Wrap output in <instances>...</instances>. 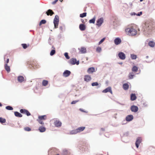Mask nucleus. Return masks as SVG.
Here are the masks:
<instances>
[{"label":"nucleus","mask_w":155,"mask_h":155,"mask_svg":"<svg viewBox=\"0 0 155 155\" xmlns=\"http://www.w3.org/2000/svg\"><path fill=\"white\" fill-rule=\"evenodd\" d=\"M152 22L150 21H147L143 26L144 34L148 36L150 34L152 28Z\"/></svg>","instance_id":"f257e3e1"},{"label":"nucleus","mask_w":155,"mask_h":155,"mask_svg":"<svg viewBox=\"0 0 155 155\" xmlns=\"http://www.w3.org/2000/svg\"><path fill=\"white\" fill-rule=\"evenodd\" d=\"M126 31L128 32V34L132 36L136 35L137 33V31L133 28H128L126 29Z\"/></svg>","instance_id":"f03ea898"},{"label":"nucleus","mask_w":155,"mask_h":155,"mask_svg":"<svg viewBox=\"0 0 155 155\" xmlns=\"http://www.w3.org/2000/svg\"><path fill=\"white\" fill-rule=\"evenodd\" d=\"M27 63L29 65V67H33L34 68H38L39 67V65H38L37 63L34 61H28Z\"/></svg>","instance_id":"7ed1b4c3"},{"label":"nucleus","mask_w":155,"mask_h":155,"mask_svg":"<svg viewBox=\"0 0 155 155\" xmlns=\"http://www.w3.org/2000/svg\"><path fill=\"white\" fill-rule=\"evenodd\" d=\"M61 155H72V154L70 150L64 149L62 150Z\"/></svg>","instance_id":"20e7f679"},{"label":"nucleus","mask_w":155,"mask_h":155,"mask_svg":"<svg viewBox=\"0 0 155 155\" xmlns=\"http://www.w3.org/2000/svg\"><path fill=\"white\" fill-rule=\"evenodd\" d=\"M104 21V19L103 18H101L98 19L96 21V25L98 27L100 26Z\"/></svg>","instance_id":"39448f33"},{"label":"nucleus","mask_w":155,"mask_h":155,"mask_svg":"<svg viewBox=\"0 0 155 155\" xmlns=\"http://www.w3.org/2000/svg\"><path fill=\"white\" fill-rule=\"evenodd\" d=\"M130 109L132 112L136 113L138 110V107L137 106L133 105L130 107Z\"/></svg>","instance_id":"423d86ee"},{"label":"nucleus","mask_w":155,"mask_h":155,"mask_svg":"<svg viewBox=\"0 0 155 155\" xmlns=\"http://www.w3.org/2000/svg\"><path fill=\"white\" fill-rule=\"evenodd\" d=\"M70 63L72 65L76 64L78 65L79 64V61H77L76 59L75 58H72L70 60Z\"/></svg>","instance_id":"0eeeda50"},{"label":"nucleus","mask_w":155,"mask_h":155,"mask_svg":"<svg viewBox=\"0 0 155 155\" xmlns=\"http://www.w3.org/2000/svg\"><path fill=\"white\" fill-rule=\"evenodd\" d=\"M118 56L119 58L121 60H124L126 58V55L125 54L122 52H119L118 54Z\"/></svg>","instance_id":"6e6552de"},{"label":"nucleus","mask_w":155,"mask_h":155,"mask_svg":"<svg viewBox=\"0 0 155 155\" xmlns=\"http://www.w3.org/2000/svg\"><path fill=\"white\" fill-rule=\"evenodd\" d=\"M134 119V117L132 115L130 114L127 115L125 118L126 120L128 122L132 121Z\"/></svg>","instance_id":"1a4fd4ad"},{"label":"nucleus","mask_w":155,"mask_h":155,"mask_svg":"<svg viewBox=\"0 0 155 155\" xmlns=\"http://www.w3.org/2000/svg\"><path fill=\"white\" fill-rule=\"evenodd\" d=\"M102 92L104 93H107L109 92L111 94H112V91L111 90V88L110 87H108L102 91Z\"/></svg>","instance_id":"9d476101"},{"label":"nucleus","mask_w":155,"mask_h":155,"mask_svg":"<svg viewBox=\"0 0 155 155\" xmlns=\"http://www.w3.org/2000/svg\"><path fill=\"white\" fill-rule=\"evenodd\" d=\"M141 142V139L140 137H138L137 138L136 141L135 143V145L137 148H138L139 145Z\"/></svg>","instance_id":"9b49d317"},{"label":"nucleus","mask_w":155,"mask_h":155,"mask_svg":"<svg viewBox=\"0 0 155 155\" xmlns=\"http://www.w3.org/2000/svg\"><path fill=\"white\" fill-rule=\"evenodd\" d=\"M114 43L115 45H117L120 44L121 42V40L120 38L117 37L114 40Z\"/></svg>","instance_id":"f8f14e48"},{"label":"nucleus","mask_w":155,"mask_h":155,"mask_svg":"<svg viewBox=\"0 0 155 155\" xmlns=\"http://www.w3.org/2000/svg\"><path fill=\"white\" fill-rule=\"evenodd\" d=\"M71 72L68 70H65L63 73V75L65 77H68L71 74Z\"/></svg>","instance_id":"ddd939ff"},{"label":"nucleus","mask_w":155,"mask_h":155,"mask_svg":"<svg viewBox=\"0 0 155 155\" xmlns=\"http://www.w3.org/2000/svg\"><path fill=\"white\" fill-rule=\"evenodd\" d=\"M54 125L56 127H60L62 123L61 121L59 120H56L54 122Z\"/></svg>","instance_id":"4468645a"},{"label":"nucleus","mask_w":155,"mask_h":155,"mask_svg":"<svg viewBox=\"0 0 155 155\" xmlns=\"http://www.w3.org/2000/svg\"><path fill=\"white\" fill-rule=\"evenodd\" d=\"M86 25L84 24H81L79 25V28L81 31H84L86 29Z\"/></svg>","instance_id":"2eb2a0df"},{"label":"nucleus","mask_w":155,"mask_h":155,"mask_svg":"<svg viewBox=\"0 0 155 155\" xmlns=\"http://www.w3.org/2000/svg\"><path fill=\"white\" fill-rule=\"evenodd\" d=\"M91 76L89 75H85L84 77V81L86 82H89L91 81Z\"/></svg>","instance_id":"dca6fc26"},{"label":"nucleus","mask_w":155,"mask_h":155,"mask_svg":"<svg viewBox=\"0 0 155 155\" xmlns=\"http://www.w3.org/2000/svg\"><path fill=\"white\" fill-rule=\"evenodd\" d=\"M137 97L135 94L132 93L130 95V100L131 101H134L137 99Z\"/></svg>","instance_id":"f3484780"},{"label":"nucleus","mask_w":155,"mask_h":155,"mask_svg":"<svg viewBox=\"0 0 155 155\" xmlns=\"http://www.w3.org/2000/svg\"><path fill=\"white\" fill-rule=\"evenodd\" d=\"M46 14L47 15L51 16L54 14V13L52 10L49 9L46 12Z\"/></svg>","instance_id":"a211bd4d"},{"label":"nucleus","mask_w":155,"mask_h":155,"mask_svg":"<svg viewBox=\"0 0 155 155\" xmlns=\"http://www.w3.org/2000/svg\"><path fill=\"white\" fill-rule=\"evenodd\" d=\"M18 81L20 83L22 82L24 80V78L22 76H19L17 78Z\"/></svg>","instance_id":"6ab92c4d"},{"label":"nucleus","mask_w":155,"mask_h":155,"mask_svg":"<svg viewBox=\"0 0 155 155\" xmlns=\"http://www.w3.org/2000/svg\"><path fill=\"white\" fill-rule=\"evenodd\" d=\"M94 71L95 68L93 67L89 68L87 70V72L88 73H92Z\"/></svg>","instance_id":"aec40b11"},{"label":"nucleus","mask_w":155,"mask_h":155,"mask_svg":"<svg viewBox=\"0 0 155 155\" xmlns=\"http://www.w3.org/2000/svg\"><path fill=\"white\" fill-rule=\"evenodd\" d=\"M59 17L56 15L55 16L54 18V23H59Z\"/></svg>","instance_id":"412c9836"},{"label":"nucleus","mask_w":155,"mask_h":155,"mask_svg":"<svg viewBox=\"0 0 155 155\" xmlns=\"http://www.w3.org/2000/svg\"><path fill=\"white\" fill-rule=\"evenodd\" d=\"M85 127H81L77 128V130L78 133L80 132L83 131L85 129Z\"/></svg>","instance_id":"4be33fe9"},{"label":"nucleus","mask_w":155,"mask_h":155,"mask_svg":"<svg viewBox=\"0 0 155 155\" xmlns=\"http://www.w3.org/2000/svg\"><path fill=\"white\" fill-rule=\"evenodd\" d=\"M5 68L8 72H9L10 71V67L7 64H5L4 65Z\"/></svg>","instance_id":"5701e85b"},{"label":"nucleus","mask_w":155,"mask_h":155,"mask_svg":"<svg viewBox=\"0 0 155 155\" xmlns=\"http://www.w3.org/2000/svg\"><path fill=\"white\" fill-rule=\"evenodd\" d=\"M14 114L16 117H21L22 116V115L20 113L17 111H15Z\"/></svg>","instance_id":"b1692460"},{"label":"nucleus","mask_w":155,"mask_h":155,"mask_svg":"<svg viewBox=\"0 0 155 155\" xmlns=\"http://www.w3.org/2000/svg\"><path fill=\"white\" fill-rule=\"evenodd\" d=\"M149 45L152 48L154 47L155 43V42L153 41H150L148 43Z\"/></svg>","instance_id":"393cba45"},{"label":"nucleus","mask_w":155,"mask_h":155,"mask_svg":"<svg viewBox=\"0 0 155 155\" xmlns=\"http://www.w3.org/2000/svg\"><path fill=\"white\" fill-rule=\"evenodd\" d=\"M40 132H43L46 130V128L45 127L42 126L40 127L38 129Z\"/></svg>","instance_id":"a878e982"},{"label":"nucleus","mask_w":155,"mask_h":155,"mask_svg":"<svg viewBox=\"0 0 155 155\" xmlns=\"http://www.w3.org/2000/svg\"><path fill=\"white\" fill-rule=\"evenodd\" d=\"M123 88L124 90H127L129 88V85L127 83H125L123 84Z\"/></svg>","instance_id":"bb28decb"},{"label":"nucleus","mask_w":155,"mask_h":155,"mask_svg":"<svg viewBox=\"0 0 155 155\" xmlns=\"http://www.w3.org/2000/svg\"><path fill=\"white\" fill-rule=\"evenodd\" d=\"M78 132L77 129L72 130L70 132V134H75L78 133Z\"/></svg>","instance_id":"cd10ccee"},{"label":"nucleus","mask_w":155,"mask_h":155,"mask_svg":"<svg viewBox=\"0 0 155 155\" xmlns=\"http://www.w3.org/2000/svg\"><path fill=\"white\" fill-rule=\"evenodd\" d=\"M80 52L82 54H84L86 52V48L84 47H82L81 48Z\"/></svg>","instance_id":"c85d7f7f"},{"label":"nucleus","mask_w":155,"mask_h":155,"mask_svg":"<svg viewBox=\"0 0 155 155\" xmlns=\"http://www.w3.org/2000/svg\"><path fill=\"white\" fill-rule=\"evenodd\" d=\"M96 17L94 16L92 19H90L89 21V23H90L94 24L95 23V21Z\"/></svg>","instance_id":"c756f323"},{"label":"nucleus","mask_w":155,"mask_h":155,"mask_svg":"<svg viewBox=\"0 0 155 155\" xmlns=\"http://www.w3.org/2000/svg\"><path fill=\"white\" fill-rule=\"evenodd\" d=\"M138 69V68L136 66H134L132 68V71L133 72H137Z\"/></svg>","instance_id":"7c9ffc66"},{"label":"nucleus","mask_w":155,"mask_h":155,"mask_svg":"<svg viewBox=\"0 0 155 155\" xmlns=\"http://www.w3.org/2000/svg\"><path fill=\"white\" fill-rule=\"evenodd\" d=\"M45 117H46V115H44L40 116H39L38 118L39 120H45L46 119Z\"/></svg>","instance_id":"2f4dec72"},{"label":"nucleus","mask_w":155,"mask_h":155,"mask_svg":"<svg viewBox=\"0 0 155 155\" xmlns=\"http://www.w3.org/2000/svg\"><path fill=\"white\" fill-rule=\"evenodd\" d=\"M130 57L132 59L134 60L137 58V56L133 54H130Z\"/></svg>","instance_id":"473e14b6"},{"label":"nucleus","mask_w":155,"mask_h":155,"mask_svg":"<svg viewBox=\"0 0 155 155\" xmlns=\"http://www.w3.org/2000/svg\"><path fill=\"white\" fill-rule=\"evenodd\" d=\"M6 122V119L2 117H0V122L2 124L5 123Z\"/></svg>","instance_id":"72a5a7b5"},{"label":"nucleus","mask_w":155,"mask_h":155,"mask_svg":"<svg viewBox=\"0 0 155 155\" xmlns=\"http://www.w3.org/2000/svg\"><path fill=\"white\" fill-rule=\"evenodd\" d=\"M87 15L86 12H84L82 13L80 15V17L81 18H83L85 17Z\"/></svg>","instance_id":"f704fd0d"},{"label":"nucleus","mask_w":155,"mask_h":155,"mask_svg":"<svg viewBox=\"0 0 155 155\" xmlns=\"http://www.w3.org/2000/svg\"><path fill=\"white\" fill-rule=\"evenodd\" d=\"M48 81L47 80H44L42 81V84L44 86H46L48 84Z\"/></svg>","instance_id":"c9c22d12"},{"label":"nucleus","mask_w":155,"mask_h":155,"mask_svg":"<svg viewBox=\"0 0 155 155\" xmlns=\"http://www.w3.org/2000/svg\"><path fill=\"white\" fill-rule=\"evenodd\" d=\"M56 53V51L55 49L52 50L50 53V55L51 56H53Z\"/></svg>","instance_id":"e433bc0d"},{"label":"nucleus","mask_w":155,"mask_h":155,"mask_svg":"<svg viewBox=\"0 0 155 155\" xmlns=\"http://www.w3.org/2000/svg\"><path fill=\"white\" fill-rule=\"evenodd\" d=\"M5 109L8 110H12L13 109V108L10 106H8L5 107Z\"/></svg>","instance_id":"4c0bfd02"},{"label":"nucleus","mask_w":155,"mask_h":155,"mask_svg":"<svg viewBox=\"0 0 155 155\" xmlns=\"http://www.w3.org/2000/svg\"><path fill=\"white\" fill-rule=\"evenodd\" d=\"M46 22V21L45 19H42L41 21L39 23V25H41L43 24H45Z\"/></svg>","instance_id":"58836bf2"},{"label":"nucleus","mask_w":155,"mask_h":155,"mask_svg":"<svg viewBox=\"0 0 155 155\" xmlns=\"http://www.w3.org/2000/svg\"><path fill=\"white\" fill-rule=\"evenodd\" d=\"M64 55L67 59H70V57L68 55V53L67 52H65L64 53Z\"/></svg>","instance_id":"ea45409f"},{"label":"nucleus","mask_w":155,"mask_h":155,"mask_svg":"<svg viewBox=\"0 0 155 155\" xmlns=\"http://www.w3.org/2000/svg\"><path fill=\"white\" fill-rule=\"evenodd\" d=\"M24 130L26 131H29L31 130V128L28 127H25L24 128Z\"/></svg>","instance_id":"a19ab883"},{"label":"nucleus","mask_w":155,"mask_h":155,"mask_svg":"<svg viewBox=\"0 0 155 155\" xmlns=\"http://www.w3.org/2000/svg\"><path fill=\"white\" fill-rule=\"evenodd\" d=\"M53 43V40H51L50 38H49L48 40V43L50 45H52Z\"/></svg>","instance_id":"79ce46f5"},{"label":"nucleus","mask_w":155,"mask_h":155,"mask_svg":"<svg viewBox=\"0 0 155 155\" xmlns=\"http://www.w3.org/2000/svg\"><path fill=\"white\" fill-rule=\"evenodd\" d=\"M99 84L97 82H93L91 84V85L92 86H97Z\"/></svg>","instance_id":"37998d69"},{"label":"nucleus","mask_w":155,"mask_h":155,"mask_svg":"<svg viewBox=\"0 0 155 155\" xmlns=\"http://www.w3.org/2000/svg\"><path fill=\"white\" fill-rule=\"evenodd\" d=\"M105 39V38H104L102 39L98 42V45H100L104 41Z\"/></svg>","instance_id":"c03bdc74"},{"label":"nucleus","mask_w":155,"mask_h":155,"mask_svg":"<svg viewBox=\"0 0 155 155\" xmlns=\"http://www.w3.org/2000/svg\"><path fill=\"white\" fill-rule=\"evenodd\" d=\"M26 109H21L20 110L21 113L22 114H25Z\"/></svg>","instance_id":"a18cd8bd"},{"label":"nucleus","mask_w":155,"mask_h":155,"mask_svg":"<svg viewBox=\"0 0 155 155\" xmlns=\"http://www.w3.org/2000/svg\"><path fill=\"white\" fill-rule=\"evenodd\" d=\"M129 78L130 79H133L134 78V75L131 74L130 73H129Z\"/></svg>","instance_id":"49530a36"},{"label":"nucleus","mask_w":155,"mask_h":155,"mask_svg":"<svg viewBox=\"0 0 155 155\" xmlns=\"http://www.w3.org/2000/svg\"><path fill=\"white\" fill-rule=\"evenodd\" d=\"M21 45L23 48L25 49H26L28 47L27 45L26 44H22Z\"/></svg>","instance_id":"de8ad7c7"},{"label":"nucleus","mask_w":155,"mask_h":155,"mask_svg":"<svg viewBox=\"0 0 155 155\" xmlns=\"http://www.w3.org/2000/svg\"><path fill=\"white\" fill-rule=\"evenodd\" d=\"M96 51L98 52H100L101 50V48L100 47H98L96 48Z\"/></svg>","instance_id":"09e8293b"},{"label":"nucleus","mask_w":155,"mask_h":155,"mask_svg":"<svg viewBox=\"0 0 155 155\" xmlns=\"http://www.w3.org/2000/svg\"><path fill=\"white\" fill-rule=\"evenodd\" d=\"M25 114L27 116H29L31 115V114L28 111L26 110L25 111Z\"/></svg>","instance_id":"8fccbe9b"},{"label":"nucleus","mask_w":155,"mask_h":155,"mask_svg":"<svg viewBox=\"0 0 155 155\" xmlns=\"http://www.w3.org/2000/svg\"><path fill=\"white\" fill-rule=\"evenodd\" d=\"M129 135V132H125L123 134V137H127Z\"/></svg>","instance_id":"3c124183"},{"label":"nucleus","mask_w":155,"mask_h":155,"mask_svg":"<svg viewBox=\"0 0 155 155\" xmlns=\"http://www.w3.org/2000/svg\"><path fill=\"white\" fill-rule=\"evenodd\" d=\"M4 61H5V64H7L9 62V58H7L6 60V61H5V56L4 57Z\"/></svg>","instance_id":"603ef678"},{"label":"nucleus","mask_w":155,"mask_h":155,"mask_svg":"<svg viewBox=\"0 0 155 155\" xmlns=\"http://www.w3.org/2000/svg\"><path fill=\"white\" fill-rule=\"evenodd\" d=\"M78 101H79V100L73 101L71 102V104H76L77 102H78Z\"/></svg>","instance_id":"864d4df0"},{"label":"nucleus","mask_w":155,"mask_h":155,"mask_svg":"<svg viewBox=\"0 0 155 155\" xmlns=\"http://www.w3.org/2000/svg\"><path fill=\"white\" fill-rule=\"evenodd\" d=\"M142 14V12H139L138 13H136V15L137 16H140Z\"/></svg>","instance_id":"5fc2aeb1"},{"label":"nucleus","mask_w":155,"mask_h":155,"mask_svg":"<svg viewBox=\"0 0 155 155\" xmlns=\"http://www.w3.org/2000/svg\"><path fill=\"white\" fill-rule=\"evenodd\" d=\"M126 121H127L125 120H124L121 122V124L122 125H124L126 124L127 122H126Z\"/></svg>","instance_id":"6e6d98bb"},{"label":"nucleus","mask_w":155,"mask_h":155,"mask_svg":"<svg viewBox=\"0 0 155 155\" xmlns=\"http://www.w3.org/2000/svg\"><path fill=\"white\" fill-rule=\"evenodd\" d=\"M79 110L82 112H85V113H87L88 112L87 111H85L84 110H83L82 109V108H80L79 109Z\"/></svg>","instance_id":"4d7b16f0"},{"label":"nucleus","mask_w":155,"mask_h":155,"mask_svg":"<svg viewBox=\"0 0 155 155\" xmlns=\"http://www.w3.org/2000/svg\"><path fill=\"white\" fill-rule=\"evenodd\" d=\"M58 0H55L54 1L52 2V4L53 5L55 4L56 3V2L58 1Z\"/></svg>","instance_id":"13d9d810"},{"label":"nucleus","mask_w":155,"mask_h":155,"mask_svg":"<svg viewBox=\"0 0 155 155\" xmlns=\"http://www.w3.org/2000/svg\"><path fill=\"white\" fill-rule=\"evenodd\" d=\"M54 28H58V23H54Z\"/></svg>","instance_id":"bf43d9fd"},{"label":"nucleus","mask_w":155,"mask_h":155,"mask_svg":"<svg viewBox=\"0 0 155 155\" xmlns=\"http://www.w3.org/2000/svg\"><path fill=\"white\" fill-rule=\"evenodd\" d=\"M59 29L60 31H63V28L62 26H60L59 27Z\"/></svg>","instance_id":"052dcab7"},{"label":"nucleus","mask_w":155,"mask_h":155,"mask_svg":"<svg viewBox=\"0 0 155 155\" xmlns=\"http://www.w3.org/2000/svg\"><path fill=\"white\" fill-rule=\"evenodd\" d=\"M130 15H136V13H135V12H131L130 13Z\"/></svg>","instance_id":"680f3d73"},{"label":"nucleus","mask_w":155,"mask_h":155,"mask_svg":"<svg viewBox=\"0 0 155 155\" xmlns=\"http://www.w3.org/2000/svg\"><path fill=\"white\" fill-rule=\"evenodd\" d=\"M38 122L41 124H44V122L43 121L40 120L38 121Z\"/></svg>","instance_id":"e2e57ef3"},{"label":"nucleus","mask_w":155,"mask_h":155,"mask_svg":"<svg viewBox=\"0 0 155 155\" xmlns=\"http://www.w3.org/2000/svg\"><path fill=\"white\" fill-rule=\"evenodd\" d=\"M81 22L82 23H84L85 22H84V20L83 19H81Z\"/></svg>","instance_id":"0e129e2a"},{"label":"nucleus","mask_w":155,"mask_h":155,"mask_svg":"<svg viewBox=\"0 0 155 155\" xmlns=\"http://www.w3.org/2000/svg\"><path fill=\"white\" fill-rule=\"evenodd\" d=\"M101 130L102 131H104L105 130V129L104 128H102L101 129Z\"/></svg>","instance_id":"69168bd1"},{"label":"nucleus","mask_w":155,"mask_h":155,"mask_svg":"<svg viewBox=\"0 0 155 155\" xmlns=\"http://www.w3.org/2000/svg\"><path fill=\"white\" fill-rule=\"evenodd\" d=\"M129 5H130V6H132V3L130 2L129 3Z\"/></svg>","instance_id":"338daca9"},{"label":"nucleus","mask_w":155,"mask_h":155,"mask_svg":"<svg viewBox=\"0 0 155 155\" xmlns=\"http://www.w3.org/2000/svg\"><path fill=\"white\" fill-rule=\"evenodd\" d=\"M52 48H53L54 49H55V48L54 47V46L53 45L52 47Z\"/></svg>","instance_id":"774afa93"}]
</instances>
